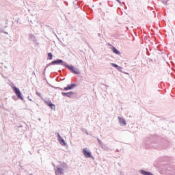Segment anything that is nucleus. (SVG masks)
Here are the masks:
<instances>
[{
    "label": "nucleus",
    "instance_id": "obj_1",
    "mask_svg": "<svg viewBox=\"0 0 175 175\" xmlns=\"http://www.w3.org/2000/svg\"><path fill=\"white\" fill-rule=\"evenodd\" d=\"M51 65H62V66H64L65 68H67L68 70L72 72L74 75H80V70H79L77 68H75L73 66H69V64H67L66 62H64V60L61 59H57L56 60H53L51 63L46 65L44 70L49 68V66H51Z\"/></svg>",
    "mask_w": 175,
    "mask_h": 175
},
{
    "label": "nucleus",
    "instance_id": "obj_2",
    "mask_svg": "<svg viewBox=\"0 0 175 175\" xmlns=\"http://www.w3.org/2000/svg\"><path fill=\"white\" fill-rule=\"evenodd\" d=\"M59 165L55 167V174L62 175L65 173V170L68 169V165L65 162H59Z\"/></svg>",
    "mask_w": 175,
    "mask_h": 175
},
{
    "label": "nucleus",
    "instance_id": "obj_3",
    "mask_svg": "<svg viewBox=\"0 0 175 175\" xmlns=\"http://www.w3.org/2000/svg\"><path fill=\"white\" fill-rule=\"evenodd\" d=\"M12 89H13L14 94L16 95L18 99L24 100V97H23V94H21L20 89H18V88H16L15 86L12 87Z\"/></svg>",
    "mask_w": 175,
    "mask_h": 175
},
{
    "label": "nucleus",
    "instance_id": "obj_4",
    "mask_svg": "<svg viewBox=\"0 0 175 175\" xmlns=\"http://www.w3.org/2000/svg\"><path fill=\"white\" fill-rule=\"evenodd\" d=\"M97 142L99 144V147H100V148H102V150H104V151H107L109 150V148H107L106 146V145L105 144H103V142H101V140L99 139V137H97Z\"/></svg>",
    "mask_w": 175,
    "mask_h": 175
},
{
    "label": "nucleus",
    "instance_id": "obj_5",
    "mask_svg": "<svg viewBox=\"0 0 175 175\" xmlns=\"http://www.w3.org/2000/svg\"><path fill=\"white\" fill-rule=\"evenodd\" d=\"M57 140H58L59 144H61V146H63V147H65V146H66L65 139H64V138H62V137H61V135H59V133H57Z\"/></svg>",
    "mask_w": 175,
    "mask_h": 175
},
{
    "label": "nucleus",
    "instance_id": "obj_6",
    "mask_svg": "<svg viewBox=\"0 0 175 175\" xmlns=\"http://www.w3.org/2000/svg\"><path fill=\"white\" fill-rule=\"evenodd\" d=\"M82 152L85 156V158H94V157L91 155V152L90 150H87V148H83Z\"/></svg>",
    "mask_w": 175,
    "mask_h": 175
},
{
    "label": "nucleus",
    "instance_id": "obj_7",
    "mask_svg": "<svg viewBox=\"0 0 175 175\" xmlns=\"http://www.w3.org/2000/svg\"><path fill=\"white\" fill-rule=\"evenodd\" d=\"M77 87V85L76 83H70L68 84L66 87L64 88V91H69L70 90H73V88Z\"/></svg>",
    "mask_w": 175,
    "mask_h": 175
},
{
    "label": "nucleus",
    "instance_id": "obj_8",
    "mask_svg": "<svg viewBox=\"0 0 175 175\" xmlns=\"http://www.w3.org/2000/svg\"><path fill=\"white\" fill-rule=\"evenodd\" d=\"M62 95L63 96H67V98H73L74 95H76V93L73 92H62Z\"/></svg>",
    "mask_w": 175,
    "mask_h": 175
},
{
    "label": "nucleus",
    "instance_id": "obj_9",
    "mask_svg": "<svg viewBox=\"0 0 175 175\" xmlns=\"http://www.w3.org/2000/svg\"><path fill=\"white\" fill-rule=\"evenodd\" d=\"M111 50L112 51V53H113L114 54H116L117 55H121V52L120 51H118V49H116L114 46H112L111 47Z\"/></svg>",
    "mask_w": 175,
    "mask_h": 175
},
{
    "label": "nucleus",
    "instance_id": "obj_10",
    "mask_svg": "<svg viewBox=\"0 0 175 175\" xmlns=\"http://www.w3.org/2000/svg\"><path fill=\"white\" fill-rule=\"evenodd\" d=\"M118 120H119V123L120 124V125H126V121L125 120V119L121 118L120 116H118Z\"/></svg>",
    "mask_w": 175,
    "mask_h": 175
},
{
    "label": "nucleus",
    "instance_id": "obj_11",
    "mask_svg": "<svg viewBox=\"0 0 175 175\" xmlns=\"http://www.w3.org/2000/svg\"><path fill=\"white\" fill-rule=\"evenodd\" d=\"M140 173H141V174H143V175H154L152 173H151L148 171H146L144 170H141Z\"/></svg>",
    "mask_w": 175,
    "mask_h": 175
},
{
    "label": "nucleus",
    "instance_id": "obj_12",
    "mask_svg": "<svg viewBox=\"0 0 175 175\" xmlns=\"http://www.w3.org/2000/svg\"><path fill=\"white\" fill-rule=\"evenodd\" d=\"M29 38L30 39V40H32V42H34V43H36V38L34 35L30 34L29 36Z\"/></svg>",
    "mask_w": 175,
    "mask_h": 175
},
{
    "label": "nucleus",
    "instance_id": "obj_13",
    "mask_svg": "<svg viewBox=\"0 0 175 175\" xmlns=\"http://www.w3.org/2000/svg\"><path fill=\"white\" fill-rule=\"evenodd\" d=\"M150 139H146L144 144H145V146H146L147 148H151V146H150Z\"/></svg>",
    "mask_w": 175,
    "mask_h": 175
},
{
    "label": "nucleus",
    "instance_id": "obj_14",
    "mask_svg": "<svg viewBox=\"0 0 175 175\" xmlns=\"http://www.w3.org/2000/svg\"><path fill=\"white\" fill-rule=\"evenodd\" d=\"M46 105H47V106H50L51 104H53V103H51V100H44Z\"/></svg>",
    "mask_w": 175,
    "mask_h": 175
},
{
    "label": "nucleus",
    "instance_id": "obj_15",
    "mask_svg": "<svg viewBox=\"0 0 175 175\" xmlns=\"http://www.w3.org/2000/svg\"><path fill=\"white\" fill-rule=\"evenodd\" d=\"M48 59H49L50 61H51V59H53V53H48Z\"/></svg>",
    "mask_w": 175,
    "mask_h": 175
},
{
    "label": "nucleus",
    "instance_id": "obj_16",
    "mask_svg": "<svg viewBox=\"0 0 175 175\" xmlns=\"http://www.w3.org/2000/svg\"><path fill=\"white\" fill-rule=\"evenodd\" d=\"M0 32H1L2 33H5V35H9V33L5 31V30L2 28H0Z\"/></svg>",
    "mask_w": 175,
    "mask_h": 175
},
{
    "label": "nucleus",
    "instance_id": "obj_17",
    "mask_svg": "<svg viewBox=\"0 0 175 175\" xmlns=\"http://www.w3.org/2000/svg\"><path fill=\"white\" fill-rule=\"evenodd\" d=\"M49 107L52 109V110H55V105H54L53 103L51 105H50Z\"/></svg>",
    "mask_w": 175,
    "mask_h": 175
},
{
    "label": "nucleus",
    "instance_id": "obj_18",
    "mask_svg": "<svg viewBox=\"0 0 175 175\" xmlns=\"http://www.w3.org/2000/svg\"><path fill=\"white\" fill-rule=\"evenodd\" d=\"M111 66H113V68H116V69L118 68V65H117L116 64L114 63H111Z\"/></svg>",
    "mask_w": 175,
    "mask_h": 175
},
{
    "label": "nucleus",
    "instance_id": "obj_19",
    "mask_svg": "<svg viewBox=\"0 0 175 175\" xmlns=\"http://www.w3.org/2000/svg\"><path fill=\"white\" fill-rule=\"evenodd\" d=\"M124 68H122V67H121V66H118V68H117V70H118L119 72H122V70H123Z\"/></svg>",
    "mask_w": 175,
    "mask_h": 175
},
{
    "label": "nucleus",
    "instance_id": "obj_20",
    "mask_svg": "<svg viewBox=\"0 0 175 175\" xmlns=\"http://www.w3.org/2000/svg\"><path fill=\"white\" fill-rule=\"evenodd\" d=\"M81 131H83L88 136V135H90L88 131H87V129H81Z\"/></svg>",
    "mask_w": 175,
    "mask_h": 175
},
{
    "label": "nucleus",
    "instance_id": "obj_21",
    "mask_svg": "<svg viewBox=\"0 0 175 175\" xmlns=\"http://www.w3.org/2000/svg\"><path fill=\"white\" fill-rule=\"evenodd\" d=\"M36 95H38V96H40V92H36Z\"/></svg>",
    "mask_w": 175,
    "mask_h": 175
},
{
    "label": "nucleus",
    "instance_id": "obj_22",
    "mask_svg": "<svg viewBox=\"0 0 175 175\" xmlns=\"http://www.w3.org/2000/svg\"><path fill=\"white\" fill-rule=\"evenodd\" d=\"M8 21H8V19L5 20V24H6V25H8Z\"/></svg>",
    "mask_w": 175,
    "mask_h": 175
},
{
    "label": "nucleus",
    "instance_id": "obj_23",
    "mask_svg": "<svg viewBox=\"0 0 175 175\" xmlns=\"http://www.w3.org/2000/svg\"><path fill=\"white\" fill-rule=\"evenodd\" d=\"M117 2H118V3L121 4V1L120 0H116Z\"/></svg>",
    "mask_w": 175,
    "mask_h": 175
},
{
    "label": "nucleus",
    "instance_id": "obj_24",
    "mask_svg": "<svg viewBox=\"0 0 175 175\" xmlns=\"http://www.w3.org/2000/svg\"><path fill=\"white\" fill-rule=\"evenodd\" d=\"M52 165H53V166L55 168L57 167V166H55V164L52 163Z\"/></svg>",
    "mask_w": 175,
    "mask_h": 175
},
{
    "label": "nucleus",
    "instance_id": "obj_25",
    "mask_svg": "<svg viewBox=\"0 0 175 175\" xmlns=\"http://www.w3.org/2000/svg\"><path fill=\"white\" fill-rule=\"evenodd\" d=\"M98 36L99 37V38H100V36H101V35H100V33H98Z\"/></svg>",
    "mask_w": 175,
    "mask_h": 175
},
{
    "label": "nucleus",
    "instance_id": "obj_26",
    "mask_svg": "<svg viewBox=\"0 0 175 175\" xmlns=\"http://www.w3.org/2000/svg\"><path fill=\"white\" fill-rule=\"evenodd\" d=\"M12 99H16V96H13Z\"/></svg>",
    "mask_w": 175,
    "mask_h": 175
},
{
    "label": "nucleus",
    "instance_id": "obj_27",
    "mask_svg": "<svg viewBox=\"0 0 175 175\" xmlns=\"http://www.w3.org/2000/svg\"><path fill=\"white\" fill-rule=\"evenodd\" d=\"M29 98V100H32V99L29 98V96L27 97Z\"/></svg>",
    "mask_w": 175,
    "mask_h": 175
},
{
    "label": "nucleus",
    "instance_id": "obj_28",
    "mask_svg": "<svg viewBox=\"0 0 175 175\" xmlns=\"http://www.w3.org/2000/svg\"><path fill=\"white\" fill-rule=\"evenodd\" d=\"M4 28H8V25H5V26L4 27Z\"/></svg>",
    "mask_w": 175,
    "mask_h": 175
},
{
    "label": "nucleus",
    "instance_id": "obj_29",
    "mask_svg": "<svg viewBox=\"0 0 175 175\" xmlns=\"http://www.w3.org/2000/svg\"><path fill=\"white\" fill-rule=\"evenodd\" d=\"M5 69L8 68V66H5Z\"/></svg>",
    "mask_w": 175,
    "mask_h": 175
},
{
    "label": "nucleus",
    "instance_id": "obj_30",
    "mask_svg": "<svg viewBox=\"0 0 175 175\" xmlns=\"http://www.w3.org/2000/svg\"><path fill=\"white\" fill-rule=\"evenodd\" d=\"M100 5H102V3H100Z\"/></svg>",
    "mask_w": 175,
    "mask_h": 175
},
{
    "label": "nucleus",
    "instance_id": "obj_31",
    "mask_svg": "<svg viewBox=\"0 0 175 175\" xmlns=\"http://www.w3.org/2000/svg\"><path fill=\"white\" fill-rule=\"evenodd\" d=\"M118 152H119L120 150H117Z\"/></svg>",
    "mask_w": 175,
    "mask_h": 175
},
{
    "label": "nucleus",
    "instance_id": "obj_32",
    "mask_svg": "<svg viewBox=\"0 0 175 175\" xmlns=\"http://www.w3.org/2000/svg\"><path fill=\"white\" fill-rule=\"evenodd\" d=\"M39 121H40V118H39Z\"/></svg>",
    "mask_w": 175,
    "mask_h": 175
}]
</instances>
